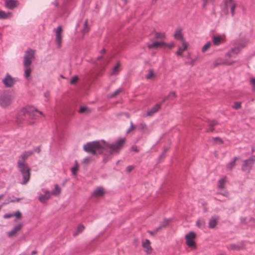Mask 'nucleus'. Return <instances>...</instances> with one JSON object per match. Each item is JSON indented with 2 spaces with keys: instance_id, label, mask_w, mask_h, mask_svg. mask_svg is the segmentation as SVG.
Here are the masks:
<instances>
[{
  "instance_id": "obj_52",
  "label": "nucleus",
  "mask_w": 255,
  "mask_h": 255,
  "mask_svg": "<svg viewBox=\"0 0 255 255\" xmlns=\"http://www.w3.org/2000/svg\"><path fill=\"white\" fill-rule=\"evenodd\" d=\"M220 194L223 195L224 196L227 197L228 196V193L226 191H223V192H219Z\"/></svg>"
},
{
  "instance_id": "obj_59",
  "label": "nucleus",
  "mask_w": 255,
  "mask_h": 255,
  "mask_svg": "<svg viewBox=\"0 0 255 255\" xmlns=\"http://www.w3.org/2000/svg\"><path fill=\"white\" fill-rule=\"evenodd\" d=\"M36 254V252L35 251H33L31 252V255H34Z\"/></svg>"
},
{
  "instance_id": "obj_21",
  "label": "nucleus",
  "mask_w": 255,
  "mask_h": 255,
  "mask_svg": "<svg viewBox=\"0 0 255 255\" xmlns=\"http://www.w3.org/2000/svg\"><path fill=\"white\" fill-rule=\"evenodd\" d=\"M163 41H154L152 43H148L147 44V47L149 49L152 48H157L159 47H163Z\"/></svg>"
},
{
  "instance_id": "obj_11",
  "label": "nucleus",
  "mask_w": 255,
  "mask_h": 255,
  "mask_svg": "<svg viewBox=\"0 0 255 255\" xmlns=\"http://www.w3.org/2000/svg\"><path fill=\"white\" fill-rule=\"evenodd\" d=\"M212 42L214 45L219 46L225 41V36L224 34L214 35L212 36Z\"/></svg>"
},
{
  "instance_id": "obj_54",
  "label": "nucleus",
  "mask_w": 255,
  "mask_h": 255,
  "mask_svg": "<svg viewBox=\"0 0 255 255\" xmlns=\"http://www.w3.org/2000/svg\"><path fill=\"white\" fill-rule=\"evenodd\" d=\"M169 220H168V219H165V220H164V221H163V225H162V226H166V225H167V224H168V223H169Z\"/></svg>"
},
{
  "instance_id": "obj_18",
  "label": "nucleus",
  "mask_w": 255,
  "mask_h": 255,
  "mask_svg": "<svg viewBox=\"0 0 255 255\" xmlns=\"http://www.w3.org/2000/svg\"><path fill=\"white\" fill-rule=\"evenodd\" d=\"M18 1L16 0H6L5 2V6L8 9H13L17 7Z\"/></svg>"
},
{
  "instance_id": "obj_19",
  "label": "nucleus",
  "mask_w": 255,
  "mask_h": 255,
  "mask_svg": "<svg viewBox=\"0 0 255 255\" xmlns=\"http://www.w3.org/2000/svg\"><path fill=\"white\" fill-rule=\"evenodd\" d=\"M142 245L144 251L147 253H149L151 252L152 249L150 247V243L148 240L146 239L143 240L142 242Z\"/></svg>"
},
{
  "instance_id": "obj_51",
  "label": "nucleus",
  "mask_w": 255,
  "mask_h": 255,
  "mask_svg": "<svg viewBox=\"0 0 255 255\" xmlns=\"http://www.w3.org/2000/svg\"><path fill=\"white\" fill-rule=\"evenodd\" d=\"M250 84L254 88H255V78L250 79Z\"/></svg>"
},
{
  "instance_id": "obj_16",
  "label": "nucleus",
  "mask_w": 255,
  "mask_h": 255,
  "mask_svg": "<svg viewBox=\"0 0 255 255\" xmlns=\"http://www.w3.org/2000/svg\"><path fill=\"white\" fill-rule=\"evenodd\" d=\"M227 8H230L232 16L235 14V9L236 6V2L234 0H227L225 3Z\"/></svg>"
},
{
  "instance_id": "obj_35",
  "label": "nucleus",
  "mask_w": 255,
  "mask_h": 255,
  "mask_svg": "<svg viewBox=\"0 0 255 255\" xmlns=\"http://www.w3.org/2000/svg\"><path fill=\"white\" fill-rule=\"evenodd\" d=\"M154 76V74L152 70L150 69L148 71L147 74L146 75V78L147 79H151Z\"/></svg>"
},
{
  "instance_id": "obj_34",
  "label": "nucleus",
  "mask_w": 255,
  "mask_h": 255,
  "mask_svg": "<svg viewBox=\"0 0 255 255\" xmlns=\"http://www.w3.org/2000/svg\"><path fill=\"white\" fill-rule=\"evenodd\" d=\"M165 37V34L163 32H155V38L156 39H163Z\"/></svg>"
},
{
  "instance_id": "obj_28",
  "label": "nucleus",
  "mask_w": 255,
  "mask_h": 255,
  "mask_svg": "<svg viewBox=\"0 0 255 255\" xmlns=\"http://www.w3.org/2000/svg\"><path fill=\"white\" fill-rule=\"evenodd\" d=\"M176 97V95L175 92H173V91H171V92H170L169 93V94H168V95L167 96L163 98V100L162 101V103L164 102L167 100H168V99H171H171H174V98H175Z\"/></svg>"
},
{
  "instance_id": "obj_4",
  "label": "nucleus",
  "mask_w": 255,
  "mask_h": 255,
  "mask_svg": "<svg viewBox=\"0 0 255 255\" xmlns=\"http://www.w3.org/2000/svg\"><path fill=\"white\" fill-rule=\"evenodd\" d=\"M13 101L12 95L7 93H2L0 94V107L5 109L10 106Z\"/></svg>"
},
{
  "instance_id": "obj_13",
  "label": "nucleus",
  "mask_w": 255,
  "mask_h": 255,
  "mask_svg": "<svg viewBox=\"0 0 255 255\" xmlns=\"http://www.w3.org/2000/svg\"><path fill=\"white\" fill-rule=\"evenodd\" d=\"M55 31L56 42L57 45V47L60 48L61 47L62 42V26H59L56 29H55Z\"/></svg>"
},
{
  "instance_id": "obj_43",
  "label": "nucleus",
  "mask_w": 255,
  "mask_h": 255,
  "mask_svg": "<svg viewBox=\"0 0 255 255\" xmlns=\"http://www.w3.org/2000/svg\"><path fill=\"white\" fill-rule=\"evenodd\" d=\"M91 159V157L89 156L86 157L83 159L82 161V163L85 164H87L89 163L90 160Z\"/></svg>"
},
{
  "instance_id": "obj_2",
  "label": "nucleus",
  "mask_w": 255,
  "mask_h": 255,
  "mask_svg": "<svg viewBox=\"0 0 255 255\" xmlns=\"http://www.w3.org/2000/svg\"><path fill=\"white\" fill-rule=\"evenodd\" d=\"M26 114H27L30 117L33 119H36L39 115L44 116L43 113L38 111L34 106H28L20 109L16 116V120L17 121L21 120L22 119V117Z\"/></svg>"
},
{
  "instance_id": "obj_48",
  "label": "nucleus",
  "mask_w": 255,
  "mask_h": 255,
  "mask_svg": "<svg viewBox=\"0 0 255 255\" xmlns=\"http://www.w3.org/2000/svg\"><path fill=\"white\" fill-rule=\"evenodd\" d=\"M88 109L86 107H81L79 110V112L81 113H84L87 112Z\"/></svg>"
},
{
  "instance_id": "obj_22",
  "label": "nucleus",
  "mask_w": 255,
  "mask_h": 255,
  "mask_svg": "<svg viewBox=\"0 0 255 255\" xmlns=\"http://www.w3.org/2000/svg\"><path fill=\"white\" fill-rule=\"evenodd\" d=\"M12 17V14L10 12H5L0 10V19L10 18Z\"/></svg>"
},
{
  "instance_id": "obj_3",
  "label": "nucleus",
  "mask_w": 255,
  "mask_h": 255,
  "mask_svg": "<svg viewBox=\"0 0 255 255\" xmlns=\"http://www.w3.org/2000/svg\"><path fill=\"white\" fill-rule=\"evenodd\" d=\"M17 168L22 175V181L21 184L25 185L30 179V168L25 161L20 160L17 161Z\"/></svg>"
},
{
  "instance_id": "obj_33",
  "label": "nucleus",
  "mask_w": 255,
  "mask_h": 255,
  "mask_svg": "<svg viewBox=\"0 0 255 255\" xmlns=\"http://www.w3.org/2000/svg\"><path fill=\"white\" fill-rule=\"evenodd\" d=\"M78 170V163L77 160L75 161V165L71 169L72 174L74 176L76 175L77 172Z\"/></svg>"
},
{
  "instance_id": "obj_44",
  "label": "nucleus",
  "mask_w": 255,
  "mask_h": 255,
  "mask_svg": "<svg viewBox=\"0 0 255 255\" xmlns=\"http://www.w3.org/2000/svg\"><path fill=\"white\" fill-rule=\"evenodd\" d=\"M138 126L139 129L141 130H144L146 128V125L143 123H141V124H139Z\"/></svg>"
},
{
  "instance_id": "obj_64",
  "label": "nucleus",
  "mask_w": 255,
  "mask_h": 255,
  "mask_svg": "<svg viewBox=\"0 0 255 255\" xmlns=\"http://www.w3.org/2000/svg\"><path fill=\"white\" fill-rule=\"evenodd\" d=\"M132 149L133 150H135V151H136V148H134L133 147H132Z\"/></svg>"
},
{
  "instance_id": "obj_42",
  "label": "nucleus",
  "mask_w": 255,
  "mask_h": 255,
  "mask_svg": "<svg viewBox=\"0 0 255 255\" xmlns=\"http://www.w3.org/2000/svg\"><path fill=\"white\" fill-rule=\"evenodd\" d=\"M78 76H75L74 77H73L71 79V80H70V83L71 84H75L76 82H77V81H78Z\"/></svg>"
},
{
  "instance_id": "obj_30",
  "label": "nucleus",
  "mask_w": 255,
  "mask_h": 255,
  "mask_svg": "<svg viewBox=\"0 0 255 255\" xmlns=\"http://www.w3.org/2000/svg\"><path fill=\"white\" fill-rule=\"evenodd\" d=\"M211 45L212 42L211 41H208L207 42H206L201 49L202 52L203 53H204L208 51Z\"/></svg>"
},
{
  "instance_id": "obj_8",
  "label": "nucleus",
  "mask_w": 255,
  "mask_h": 255,
  "mask_svg": "<svg viewBox=\"0 0 255 255\" xmlns=\"http://www.w3.org/2000/svg\"><path fill=\"white\" fill-rule=\"evenodd\" d=\"M196 236V235L194 232H190L185 235L186 244L189 247L193 249L196 248L195 242Z\"/></svg>"
},
{
  "instance_id": "obj_36",
  "label": "nucleus",
  "mask_w": 255,
  "mask_h": 255,
  "mask_svg": "<svg viewBox=\"0 0 255 255\" xmlns=\"http://www.w3.org/2000/svg\"><path fill=\"white\" fill-rule=\"evenodd\" d=\"M122 91L121 89H118L116 91H115L114 93L109 94L108 97L109 98H113L115 97L116 95H117L118 94H119Z\"/></svg>"
},
{
  "instance_id": "obj_46",
  "label": "nucleus",
  "mask_w": 255,
  "mask_h": 255,
  "mask_svg": "<svg viewBox=\"0 0 255 255\" xmlns=\"http://www.w3.org/2000/svg\"><path fill=\"white\" fill-rule=\"evenodd\" d=\"M241 107V103L239 102H236L234 103L233 108L235 109H238Z\"/></svg>"
},
{
  "instance_id": "obj_63",
  "label": "nucleus",
  "mask_w": 255,
  "mask_h": 255,
  "mask_svg": "<svg viewBox=\"0 0 255 255\" xmlns=\"http://www.w3.org/2000/svg\"><path fill=\"white\" fill-rule=\"evenodd\" d=\"M3 197V195L1 194V195H0V200L1 199H2V198Z\"/></svg>"
},
{
  "instance_id": "obj_15",
  "label": "nucleus",
  "mask_w": 255,
  "mask_h": 255,
  "mask_svg": "<svg viewBox=\"0 0 255 255\" xmlns=\"http://www.w3.org/2000/svg\"><path fill=\"white\" fill-rule=\"evenodd\" d=\"M182 46L178 47L177 51L176 52L175 54L177 56H183V52L186 50L188 48V43L185 41H182Z\"/></svg>"
},
{
  "instance_id": "obj_29",
  "label": "nucleus",
  "mask_w": 255,
  "mask_h": 255,
  "mask_svg": "<svg viewBox=\"0 0 255 255\" xmlns=\"http://www.w3.org/2000/svg\"><path fill=\"white\" fill-rule=\"evenodd\" d=\"M237 157H235L233 160L231 161L227 165V169L228 170H231L235 166L236 160L237 159Z\"/></svg>"
},
{
  "instance_id": "obj_62",
  "label": "nucleus",
  "mask_w": 255,
  "mask_h": 255,
  "mask_svg": "<svg viewBox=\"0 0 255 255\" xmlns=\"http://www.w3.org/2000/svg\"><path fill=\"white\" fill-rule=\"evenodd\" d=\"M102 58V56H99L97 57L98 60H100Z\"/></svg>"
},
{
  "instance_id": "obj_9",
  "label": "nucleus",
  "mask_w": 255,
  "mask_h": 255,
  "mask_svg": "<svg viewBox=\"0 0 255 255\" xmlns=\"http://www.w3.org/2000/svg\"><path fill=\"white\" fill-rule=\"evenodd\" d=\"M38 194V199L40 202L43 203L48 200L51 196V193L45 189H42Z\"/></svg>"
},
{
  "instance_id": "obj_1",
  "label": "nucleus",
  "mask_w": 255,
  "mask_h": 255,
  "mask_svg": "<svg viewBox=\"0 0 255 255\" xmlns=\"http://www.w3.org/2000/svg\"><path fill=\"white\" fill-rule=\"evenodd\" d=\"M125 141V138L123 137L119 138L113 143H109L104 140L94 141L85 144L83 148L86 152L92 154L99 153L109 157L114 153H118Z\"/></svg>"
},
{
  "instance_id": "obj_49",
  "label": "nucleus",
  "mask_w": 255,
  "mask_h": 255,
  "mask_svg": "<svg viewBox=\"0 0 255 255\" xmlns=\"http://www.w3.org/2000/svg\"><path fill=\"white\" fill-rule=\"evenodd\" d=\"M13 217V213H7L4 215L3 218L5 219H8Z\"/></svg>"
},
{
  "instance_id": "obj_53",
  "label": "nucleus",
  "mask_w": 255,
  "mask_h": 255,
  "mask_svg": "<svg viewBox=\"0 0 255 255\" xmlns=\"http://www.w3.org/2000/svg\"><path fill=\"white\" fill-rule=\"evenodd\" d=\"M133 169V167L132 166H128L127 168V170L128 172H130Z\"/></svg>"
},
{
  "instance_id": "obj_41",
  "label": "nucleus",
  "mask_w": 255,
  "mask_h": 255,
  "mask_svg": "<svg viewBox=\"0 0 255 255\" xmlns=\"http://www.w3.org/2000/svg\"><path fill=\"white\" fill-rule=\"evenodd\" d=\"M189 59V61L188 62V64L190 65H193L195 63V62L197 60V58H188Z\"/></svg>"
},
{
  "instance_id": "obj_39",
  "label": "nucleus",
  "mask_w": 255,
  "mask_h": 255,
  "mask_svg": "<svg viewBox=\"0 0 255 255\" xmlns=\"http://www.w3.org/2000/svg\"><path fill=\"white\" fill-rule=\"evenodd\" d=\"M212 140L216 143L221 144L223 142L222 139L219 137H213Z\"/></svg>"
},
{
  "instance_id": "obj_12",
  "label": "nucleus",
  "mask_w": 255,
  "mask_h": 255,
  "mask_svg": "<svg viewBox=\"0 0 255 255\" xmlns=\"http://www.w3.org/2000/svg\"><path fill=\"white\" fill-rule=\"evenodd\" d=\"M2 81L6 87H12L15 82V79L8 74H6Z\"/></svg>"
},
{
  "instance_id": "obj_61",
  "label": "nucleus",
  "mask_w": 255,
  "mask_h": 255,
  "mask_svg": "<svg viewBox=\"0 0 255 255\" xmlns=\"http://www.w3.org/2000/svg\"><path fill=\"white\" fill-rule=\"evenodd\" d=\"M213 130V128H211L208 130L209 131H212Z\"/></svg>"
},
{
  "instance_id": "obj_60",
  "label": "nucleus",
  "mask_w": 255,
  "mask_h": 255,
  "mask_svg": "<svg viewBox=\"0 0 255 255\" xmlns=\"http://www.w3.org/2000/svg\"><path fill=\"white\" fill-rule=\"evenodd\" d=\"M106 50L105 49H103L101 51V53H104L105 52Z\"/></svg>"
},
{
  "instance_id": "obj_57",
  "label": "nucleus",
  "mask_w": 255,
  "mask_h": 255,
  "mask_svg": "<svg viewBox=\"0 0 255 255\" xmlns=\"http://www.w3.org/2000/svg\"><path fill=\"white\" fill-rule=\"evenodd\" d=\"M217 121H212V122L211 123V126H214V125H216L217 124Z\"/></svg>"
},
{
  "instance_id": "obj_26",
  "label": "nucleus",
  "mask_w": 255,
  "mask_h": 255,
  "mask_svg": "<svg viewBox=\"0 0 255 255\" xmlns=\"http://www.w3.org/2000/svg\"><path fill=\"white\" fill-rule=\"evenodd\" d=\"M227 182V177H224L220 179L218 181V187L219 189H223L225 187V184Z\"/></svg>"
},
{
  "instance_id": "obj_20",
  "label": "nucleus",
  "mask_w": 255,
  "mask_h": 255,
  "mask_svg": "<svg viewBox=\"0 0 255 255\" xmlns=\"http://www.w3.org/2000/svg\"><path fill=\"white\" fill-rule=\"evenodd\" d=\"M174 37L175 39L177 40H180L181 42L182 41H185L183 38V35L181 32V28H178L175 30V33L174 34Z\"/></svg>"
},
{
  "instance_id": "obj_27",
  "label": "nucleus",
  "mask_w": 255,
  "mask_h": 255,
  "mask_svg": "<svg viewBox=\"0 0 255 255\" xmlns=\"http://www.w3.org/2000/svg\"><path fill=\"white\" fill-rule=\"evenodd\" d=\"M85 229V227L83 225H80L78 226L77 228L76 229V230L73 232V236H77L78 234H80L81 233H82L83 230H84Z\"/></svg>"
},
{
  "instance_id": "obj_58",
  "label": "nucleus",
  "mask_w": 255,
  "mask_h": 255,
  "mask_svg": "<svg viewBox=\"0 0 255 255\" xmlns=\"http://www.w3.org/2000/svg\"><path fill=\"white\" fill-rule=\"evenodd\" d=\"M108 63V60H106L105 62H104V63L102 64L100 66L102 67L103 66H106Z\"/></svg>"
},
{
  "instance_id": "obj_25",
  "label": "nucleus",
  "mask_w": 255,
  "mask_h": 255,
  "mask_svg": "<svg viewBox=\"0 0 255 255\" xmlns=\"http://www.w3.org/2000/svg\"><path fill=\"white\" fill-rule=\"evenodd\" d=\"M105 193V190L104 188L99 187L97 188L93 192V195L95 196H101L103 195Z\"/></svg>"
},
{
  "instance_id": "obj_55",
  "label": "nucleus",
  "mask_w": 255,
  "mask_h": 255,
  "mask_svg": "<svg viewBox=\"0 0 255 255\" xmlns=\"http://www.w3.org/2000/svg\"><path fill=\"white\" fill-rule=\"evenodd\" d=\"M213 0H203L204 1L203 6H205L208 2L212 1Z\"/></svg>"
},
{
  "instance_id": "obj_40",
  "label": "nucleus",
  "mask_w": 255,
  "mask_h": 255,
  "mask_svg": "<svg viewBox=\"0 0 255 255\" xmlns=\"http://www.w3.org/2000/svg\"><path fill=\"white\" fill-rule=\"evenodd\" d=\"M88 30H89V28L88 27V22H87V21H86L84 23V28L83 29V32L86 33L88 31Z\"/></svg>"
},
{
  "instance_id": "obj_47",
  "label": "nucleus",
  "mask_w": 255,
  "mask_h": 255,
  "mask_svg": "<svg viewBox=\"0 0 255 255\" xmlns=\"http://www.w3.org/2000/svg\"><path fill=\"white\" fill-rule=\"evenodd\" d=\"M135 127L133 125L132 122H130V125L129 128L127 130V132L129 133L135 128Z\"/></svg>"
},
{
  "instance_id": "obj_56",
  "label": "nucleus",
  "mask_w": 255,
  "mask_h": 255,
  "mask_svg": "<svg viewBox=\"0 0 255 255\" xmlns=\"http://www.w3.org/2000/svg\"><path fill=\"white\" fill-rule=\"evenodd\" d=\"M52 4L55 6H57L58 5V2L57 1V0H55L53 2H52Z\"/></svg>"
},
{
  "instance_id": "obj_23",
  "label": "nucleus",
  "mask_w": 255,
  "mask_h": 255,
  "mask_svg": "<svg viewBox=\"0 0 255 255\" xmlns=\"http://www.w3.org/2000/svg\"><path fill=\"white\" fill-rule=\"evenodd\" d=\"M218 221L217 216H213L209 222V227L210 228H214L216 227Z\"/></svg>"
},
{
  "instance_id": "obj_5",
  "label": "nucleus",
  "mask_w": 255,
  "mask_h": 255,
  "mask_svg": "<svg viewBox=\"0 0 255 255\" xmlns=\"http://www.w3.org/2000/svg\"><path fill=\"white\" fill-rule=\"evenodd\" d=\"M35 51L32 49H28L23 56V64L24 67L30 66L34 59Z\"/></svg>"
},
{
  "instance_id": "obj_10",
  "label": "nucleus",
  "mask_w": 255,
  "mask_h": 255,
  "mask_svg": "<svg viewBox=\"0 0 255 255\" xmlns=\"http://www.w3.org/2000/svg\"><path fill=\"white\" fill-rule=\"evenodd\" d=\"M40 149L39 147H37L34 148L32 150H29L27 151H25L23 152L21 155L20 156L19 159L20 160H24L25 161L26 159H27L28 157L32 155L34 152H40Z\"/></svg>"
},
{
  "instance_id": "obj_7",
  "label": "nucleus",
  "mask_w": 255,
  "mask_h": 255,
  "mask_svg": "<svg viewBox=\"0 0 255 255\" xmlns=\"http://www.w3.org/2000/svg\"><path fill=\"white\" fill-rule=\"evenodd\" d=\"M243 162L242 170L249 173L255 163V155H253L249 159L244 160Z\"/></svg>"
},
{
  "instance_id": "obj_17",
  "label": "nucleus",
  "mask_w": 255,
  "mask_h": 255,
  "mask_svg": "<svg viewBox=\"0 0 255 255\" xmlns=\"http://www.w3.org/2000/svg\"><path fill=\"white\" fill-rule=\"evenodd\" d=\"M21 228L22 224H21L15 225L11 231L7 232V235L10 238L15 236Z\"/></svg>"
},
{
  "instance_id": "obj_37",
  "label": "nucleus",
  "mask_w": 255,
  "mask_h": 255,
  "mask_svg": "<svg viewBox=\"0 0 255 255\" xmlns=\"http://www.w3.org/2000/svg\"><path fill=\"white\" fill-rule=\"evenodd\" d=\"M196 224L199 228H201L204 227L205 223L204 221L198 220L196 222Z\"/></svg>"
},
{
  "instance_id": "obj_45",
  "label": "nucleus",
  "mask_w": 255,
  "mask_h": 255,
  "mask_svg": "<svg viewBox=\"0 0 255 255\" xmlns=\"http://www.w3.org/2000/svg\"><path fill=\"white\" fill-rule=\"evenodd\" d=\"M13 217H15L16 219H19L21 216V214L19 211L15 212V213H13Z\"/></svg>"
},
{
  "instance_id": "obj_32",
  "label": "nucleus",
  "mask_w": 255,
  "mask_h": 255,
  "mask_svg": "<svg viewBox=\"0 0 255 255\" xmlns=\"http://www.w3.org/2000/svg\"><path fill=\"white\" fill-rule=\"evenodd\" d=\"M61 192V188L59 187L58 185H55L54 187V189L52 191L51 193V195H54L55 196L58 195Z\"/></svg>"
},
{
  "instance_id": "obj_24",
  "label": "nucleus",
  "mask_w": 255,
  "mask_h": 255,
  "mask_svg": "<svg viewBox=\"0 0 255 255\" xmlns=\"http://www.w3.org/2000/svg\"><path fill=\"white\" fill-rule=\"evenodd\" d=\"M121 70V64L119 62H118L116 65L113 68L111 75H116L119 73Z\"/></svg>"
},
{
  "instance_id": "obj_50",
  "label": "nucleus",
  "mask_w": 255,
  "mask_h": 255,
  "mask_svg": "<svg viewBox=\"0 0 255 255\" xmlns=\"http://www.w3.org/2000/svg\"><path fill=\"white\" fill-rule=\"evenodd\" d=\"M228 249L229 250H236L237 247L235 245L231 244L228 246Z\"/></svg>"
},
{
  "instance_id": "obj_38",
  "label": "nucleus",
  "mask_w": 255,
  "mask_h": 255,
  "mask_svg": "<svg viewBox=\"0 0 255 255\" xmlns=\"http://www.w3.org/2000/svg\"><path fill=\"white\" fill-rule=\"evenodd\" d=\"M163 47H167L169 48V49H171L174 46V44L173 42H171L169 43H167L164 42H163Z\"/></svg>"
},
{
  "instance_id": "obj_6",
  "label": "nucleus",
  "mask_w": 255,
  "mask_h": 255,
  "mask_svg": "<svg viewBox=\"0 0 255 255\" xmlns=\"http://www.w3.org/2000/svg\"><path fill=\"white\" fill-rule=\"evenodd\" d=\"M248 41L244 40L242 42L239 43V46H236L232 48L228 52L226 53V56L229 57H235L236 55L239 54L241 50L247 45Z\"/></svg>"
},
{
  "instance_id": "obj_14",
  "label": "nucleus",
  "mask_w": 255,
  "mask_h": 255,
  "mask_svg": "<svg viewBox=\"0 0 255 255\" xmlns=\"http://www.w3.org/2000/svg\"><path fill=\"white\" fill-rule=\"evenodd\" d=\"M160 108V104H157L153 107L148 110L146 113L143 114L142 117H150L156 113Z\"/></svg>"
},
{
  "instance_id": "obj_31",
  "label": "nucleus",
  "mask_w": 255,
  "mask_h": 255,
  "mask_svg": "<svg viewBox=\"0 0 255 255\" xmlns=\"http://www.w3.org/2000/svg\"><path fill=\"white\" fill-rule=\"evenodd\" d=\"M24 67V76L25 78L28 79L30 75V73L31 71V69L30 66Z\"/></svg>"
}]
</instances>
